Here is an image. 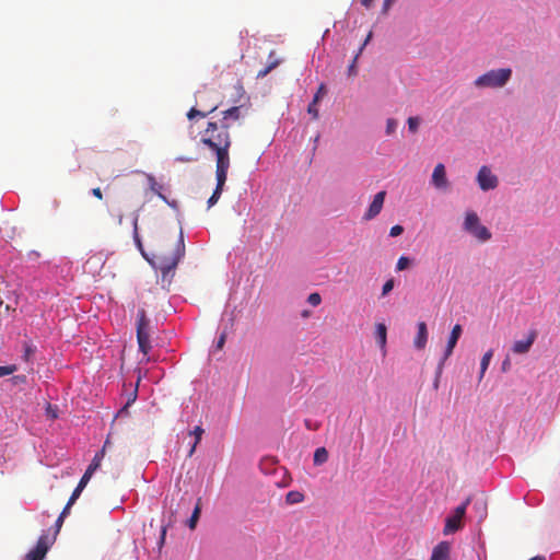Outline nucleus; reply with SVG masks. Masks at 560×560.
I'll return each mask as SVG.
<instances>
[{
    "instance_id": "nucleus-8",
    "label": "nucleus",
    "mask_w": 560,
    "mask_h": 560,
    "mask_svg": "<svg viewBox=\"0 0 560 560\" xmlns=\"http://www.w3.org/2000/svg\"><path fill=\"white\" fill-rule=\"evenodd\" d=\"M477 183L481 190L487 191L497 188L499 180L491 170L483 165L477 174Z\"/></svg>"
},
{
    "instance_id": "nucleus-7",
    "label": "nucleus",
    "mask_w": 560,
    "mask_h": 560,
    "mask_svg": "<svg viewBox=\"0 0 560 560\" xmlns=\"http://www.w3.org/2000/svg\"><path fill=\"white\" fill-rule=\"evenodd\" d=\"M203 92H198V100L196 102V106L191 107L187 113V118L192 120L196 117L206 118L209 114L213 113L218 107V103H207V101L202 100Z\"/></svg>"
},
{
    "instance_id": "nucleus-18",
    "label": "nucleus",
    "mask_w": 560,
    "mask_h": 560,
    "mask_svg": "<svg viewBox=\"0 0 560 560\" xmlns=\"http://www.w3.org/2000/svg\"><path fill=\"white\" fill-rule=\"evenodd\" d=\"M108 444H109V441H108V440H106V441H105V443H104V445H103V448H102L100 452H97V453L95 454V456L93 457V459H92L91 464L89 465V467H90V468H92V469H94V470H96V469H98V468H100L101 463H102V459L104 458L105 451H106V448H107Z\"/></svg>"
},
{
    "instance_id": "nucleus-23",
    "label": "nucleus",
    "mask_w": 560,
    "mask_h": 560,
    "mask_svg": "<svg viewBox=\"0 0 560 560\" xmlns=\"http://www.w3.org/2000/svg\"><path fill=\"white\" fill-rule=\"evenodd\" d=\"M201 513V499H198L197 504L192 511L190 518L188 520V527L195 529L197 522Z\"/></svg>"
},
{
    "instance_id": "nucleus-20",
    "label": "nucleus",
    "mask_w": 560,
    "mask_h": 560,
    "mask_svg": "<svg viewBox=\"0 0 560 560\" xmlns=\"http://www.w3.org/2000/svg\"><path fill=\"white\" fill-rule=\"evenodd\" d=\"M493 357V350L489 349L481 358L479 380L481 381Z\"/></svg>"
},
{
    "instance_id": "nucleus-2",
    "label": "nucleus",
    "mask_w": 560,
    "mask_h": 560,
    "mask_svg": "<svg viewBox=\"0 0 560 560\" xmlns=\"http://www.w3.org/2000/svg\"><path fill=\"white\" fill-rule=\"evenodd\" d=\"M185 254V244L183 240V234L180 233L178 240L175 243L167 247L160 248L156 253L153 254L152 259H148V261L158 270L161 271L162 277L165 278L168 272L174 270L179 260L183 258Z\"/></svg>"
},
{
    "instance_id": "nucleus-21",
    "label": "nucleus",
    "mask_w": 560,
    "mask_h": 560,
    "mask_svg": "<svg viewBox=\"0 0 560 560\" xmlns=\"http://www.w3.org/2000/svg\"><path fill=\"white\" fill-rule=\"evenodd\" d=\"M203 432L205 431H203V429L200 425L195 427V429L192 431H190L189 434L195 436V442H194L192 446L190 447V450L188 452V456L189 457L192 456V454L195 453L197 445L201 441Z\"/></svg>"
},
{
    "instance_id": "nucleus-41",
    "label": "nucleus",
    "mask_w": 560,
    "mask_h": 560,
    "mask_svg": "<svg viewBox=\"0 0 560 560\" xmlns=\"http://www.w3.org/2000/svg\"><path fill=\"white\" fill-rule=\"evenodd\" d=\"M304 424H305V427H306L308 430H317V429L319 428V423L314 422V421H312V420H310V419H306V420L304 421Z\"/></svg>"
},
{
    "instance_id": "nucleus-5",
    "label": "nucleus",
    "mask_w": 560,
    "mask_h": 560,
    "mask_svg": "<svg viewBox=\"0 0 560 560\" xmlns=\"http://www.w3.org/2000/svg\"><path fill=\"white\" fill-rule=\"evenodd\" d=\"M463 229L482 243L489 241L492 236L488 228L480 224V219L474 211L466 212Z\"/></svg>"
},
{
    "instance_id": "nucleus-45",
    "label": "nucleus",
    "mask_w": 560,
    "mask_h": 560,
    "mask_svg": "<svg viewBox=\"0 0 560 560\" xmlns=\"http://www.w3.org/2000/svg\"><path fill=\"white\" fill-rule=\"evenodd\" d=\"M394 1L395 0H384V2H383V13H387V11L389 10V8L394 3Z\"/></svg>"
},
{
    "instance_id": "nucleus-54",
    "label": "nucleus",
    "mask_w": 560,
    "mask_h": 560,
    "mask_svg": "<svg viewBox=\"0 0 560 560\" xmlns=\"http://www.w3.org/2000/svg\"><path fill=\"white\" fill-rule=\"evenodd\" d=\"M2 303V301H0V304Z\"/></svg>"
},
{
    "instance_id": "nucleus-28",
    "label": "nucleus",
    "mask_w": 560,
    "mask_h": 560,
    "mask_svg": "<svg viewBox=\"0 0 560 560\" xmlns=\"http://www.w3.org/2000/svg\"><path fill=\"white\" fill-rule=\"evenodd\" d=\"M410 259L406 256H400L396 264V270L402 271L407 269L410 265Z\"/></svg>"
},
{
    "instance_id": "nucleus-9",
    "label": "nucleus",
    "mask_w": 560,
    "mask_h": 560,
    "mask_svg": "<svg viewBox=\"0 0 560 560\" xmlns=\"http://www.w3.org/2000/svg\"><path fill=\"white\" fill-rule=\"evenodd\" d=\"M228 171L229 168H215L217 186L208 199V208L213 207L219 201L228 178Z\"/></svg>"
},
{
    "instance_id": "nucleus-53",
    "label": "nucleus",
    "mask_w": 560,
    "mask_h": 560,
    "mask_svg": "<svg viewBox=\"0 0 560 560\" xmlns=\"http://www.w3.org/2000/svg\"><path fill=\"white\" fill-rule=\"evenodd\" d=\"M529 560H546V558L544 556H535V557L530 558Z\"/></svg>"
},
{
    "instance_id": "nucleus-11",
    "label": "nucleus",
    "mask_w": 560,
    "mask_h": 560,
    "mask_svg": "<svg viewBox=\"0 0 560 560\" xmlns=\"http://www.w3.org/2000/svg\"><path fill=\"white\" fill-rule=\"evenodd\" d=\"M431 183L439 190H446L448 188V180L446 177V170L444 164L439 163L435 165L432 173Z\"/></svg>"
},
{
    "instance_id": "nucleus-10",
    "label": "nucleus",
    "mask_w": 560,
    "mask_h": 560,
    "mask_svg": "<svg viewBox=\"0 0 560 560\" xmlns=\"http://www.w3.org/2000/svg\"><path fill=\"white\" fill-rule=\"evenodd\" d=\"M385 197H386V191L385 190L378 191L374 196L373 201L371 202V205L369 206L366 212L363 215V220L364 221H370V220L374 219L375 217H377L381 213V211L383 209Z\"/></svg>"
},
{
    "instance_id": "nucleus-37",
    "label": "nucleus",
    "mask_w": 560,
    "mask_h": 560,
    "mask_svg": "<svg viewBox=\"0 0 560 560\" xmlns=\"http://www.w3.org/2000/svg\"><path fill=\"white\" fill-rule=\"evenodd\" d=\"M359 55H360V54L358 52V54L354 56V58H353V60H352L351 65H350V66H349V68H348V72H349V74H350V75H355V74H357V65H355V63H357V60H358V58H359Z\"/></svg>"
},
{
    "instance_id": "nucleus-35",
    "label": "nucleus",
    "mask_w": 560,
    "mask_h": 560,
    "mask_svg": "<svg viewBox=\"0 0 560 560\" xmlns=\"http://www.w3.org/2000/svg\"><path fill=\"white\" fill-rule=\"evenodd\" d=\"M394 279L387 280L382 288V295H387L394 288Z\"/></svg>"
},
{
    "instance_id": "nucleus-25",
    "label": "nucleus",
    "mask_w": 560,
    "mask_h": 560,
    "mask_svg": "<svg viewBox=\"0 0 560 560\" xmlns=\"http://www.w3.org/2000/svg\"><path fill=\"white\" fill-rule=\"evenodd\" d=\"M147 329H149V319L147 318L145 311L140 310L138 311L137 331Z\"/></svg>"
},
{
    "instance_id": "nucleus-50",
    "label": "nucleus",
    "mask_w": 560,
    "mask_h": 560,
    "mask_svg": "<svg viewBox=\"0 0 560 560\" xmlns=\"http://www.w3.org/2000/svg\"><path fill=\"white\" fill-rule=\"evenodd\" d=\"M373 2L374 0H361L362 5L365 7L366 9H370Z\"/></svg>"
},
{
    "instance_id": "nucleus-13",
    "label": "nucleus",
    "mask_w": 560,
    "mask_h": 560,
    "mask_svg": "<svg viewBox=\"0 0 560 560\" xmlns=\"http://www.w3.org/2000/svg\"><path fill=\"white\" fill-rule=\"evenodd\" d=\"M462 326L459 324H456L452 331H451V335L448 337V340H447V345H446V348H445V352H444V358L441 362V364L444 363L445 360H447V358L453 353V350L462 335Z\"/></svg>"
},
{
    "instance_id": "nucleus-4",
    "label": "nucleus",
    "mask_w": 560,
    "mask_h": 560,
    "mask_svg": "<svg viewBox=\"0 0 560 560\" xmlns=\"http://www.w3.org/2000/svg\"><path fill=\"white\" fill-rule=\"evenodd\" d=\"M63 521H65V518L62 516H58V518L56 520V523H55L54 536L50 538L48 535L43 534L38 538L35 548L26 553L25 560H43L45 558L49 547L56 540V537H57L58 533L60 532Z\"/></svg>"
},
{
    "instance_id": "nucleus-16",
    "label": "nucleus",
    "mask_w": 560,
    "mask_h": 560,
    "mask_svg": "<svg viewBox=\"0 0 560 560\" xmlns=\"http://www.w3.org/2000/svg\"><path fill=\"white\" fill-rule=\"evenodd\" d=\"M281 63V59L276 56V51L271 50L268 56L267 65L264 69L257 72V79L265 78L269 72L276 69Z\"/></svg>"
},
{
    "instance_id": "nucleus-29",
    "label": "nucleus",
    "mask_w": 560,
    "mask_h": 560,
    "mask_svg": "<svg viewBox=\"0 0 560 560\" xmlns=\"http://www.w3.org/2000/svg\"><path fill=\"white\" fill-rule=\"evenodd\" d=\"M133 240L137 244V247L142 252V243H141L140 235L138 233V219L137 218L133 221Z\"/></svg>"
},
{
    "instance_id": "nucleus-12",
    "label": "nucleus",
    "mask_w": 560,
    "mask_h": 560,
    "mask_svg": "<svg viewBox=\"0 0 560 560\" xmlns=\"http://www.w3.org/2000/svg\"><path fill=\"white\" fill-rule=\"evenodd\" d=\"M536 337H537V332L536 330H530L527 335V338L524 339V340H517L513 343L512 346V351L515 353V354H525L527 353L533 343L535 342L536 340Z\"/></svg>"
},
{
    "instance_id": "nucleus-1",
    "label": "nucleus",
    "mask_w": 560,
    "mask_h": 560,
    "mask_svg": "<svg viewBox=\"0 0 560 560\" xmlns=\"http://www.w3.org/2000/svg\"><path fill=\"white\" fill-rule=\"evenodd\" d=\"M229 130L228 122L209 120L206 128L199 131L200 143L215 155V168H230L232 139Z\"/></svg>"
},
{
    "instance_id": "nucleus-51",
    "label": "nucleus",
    "mask_w": 560,
    "mask_h": 560,
    "mask_svg": "<svg viewBox=\"0 0 560 560\" xmlns=\"http://www.w3.org/2000/svg\"><path fill=\"white\" fill-rule=\"evenodd\" d=\"M94 469L88 467L85 472L83 474L84 476H88L90 479L92 478L93 474H94Z\"/></svg>"
},
{
    "instance_id": "nucleus-43",
    "label": "nucleus",
    "mask_w": 560,
    "mask_h": 560,
    "mask_svg": "<svg viewBox=\"0 0 560 560\" xmlns=\"http://www.w3.org/2000/svg\"><path fill=\"white\" fill-rule=\"evenodd\" d=\"M89 481H90V478L88 476L83 475L82 478L80 479L78 486L80 487V489H84Z\"/></svg>"
},
{
    "instance_id": "nucleus-31",
    "label": "nucleus",
    "mask_w": 560,
    "mask_h": 560,
    "mask_svg": "<svg viewBox=\"0 0 560 560\" xmlns=\"http://www.w3.org/2000/svg\"><path fill=\"white\" fill-rule=\"evenodd\" d=\"M408 128L411 132H417L420 119L418 117H409L408 118Z\"/></svg>"
},
{
    "instance_id": "nucleus-19",
    "label": "nucleus",
    "mask_w": 560,
    "mask_h": 560,
    "mask_svg": "<svg viewBox=\"0 0 560 560\" xmlns=\"http://www.w3.org/2000/svg\"><path fill=\"white\" fill-rule=\"evenodd\" d=\"M241 117V106H233L222 112V119L226 122L228 119L238 120Z\"/></svg>"
},
{
    "instance_id": "nucleus-30",
    "label": "nucleus",
    "mask_w": 560,
    "mask_h": 560,
    "mask_svg": "<svg viewBox=\"0 0 560 560\" xmlns=\"http://www.w3.org/2000/svg\"><path fill=\"white\" fill-rule=\"evenodd\" d=\"M317 103L318 102H314L312 101L307 107V112L310 115H312L313 119H318L319 117V113H318V108H317Z\"/></svg>"
},
{
    "instance_id": "nucleus-46",
    "label": "nucleus",
    "mask_w": 560,
    "mask_h": 560,
    "mask_svg": "<svg viewBox=\"0 0 560 560\" xmlns=\"http://www.w3.org/2000/svg\"><path fill=\"white\" fill-rule=\"evenodd\" d=\"M372 35H373V34H372V32H370V33L368 34V36H366L365 40L363 42V44H362V45H361V47L359 48V51H358L359 54H361V52L363 51V49H364V47L366 46V44L371 40Z\"/></svg>"
},
{
    "instance_id": "nucleus-39",
    "label": "nucleus",
    "mask_w": 560,
    "mask_h": 560,
    "mask_svg": "<svg viewBox=\"0 0 560 560\" xmlns=\"http://www.w3.org/2000/svg\"><path fill=\"white\" fill-rule=\"evenodd\" d=\"M82 491H83V489H80L79 486L75 487L70 499L68 500L70 502V504H73L77 501V499L80 497Z\"/></svg>"
},
{
    "instance_id": "nucleus-6",
    "label": "nucleus",
    "mask_w": 560,
    "mask_h": 560,
    "mask_svg": "<svg viewBox=\"0 0 560 560\" xmlns=\"http://www.w3.org/2000/svg\"><path fill=\"white\" fill-rule=\"evenodd\" d=\"M470 502V498H467L465 502L458 505L452 515L447 516L445 520V526L443 528L444 535H450L457 532L462 528V520L466 514V509Z\"/></svg>"
},
{
    "instance_id": "nucleus-34",
    "label": "nucleus",
    "mask_w": 560,
    "mask_h": 560,
    "mask_svg": "<svg viewBox=\"0 0 560 560\" xmlns=\"http://www.w3.org/2000/svg\"><path fill=\"white\" fill-rule=\"evenodd\" d=\"M397 128V121L394 118H388L386 121V132L392 135Z\"/></svg>"
},
{
    "instance_id": "nucleus-49",
    "label": "nucleus",
    "mask_w": 560,
    "mask_h": 560,
    "mask_svg": "<svg viewBox=\"0 0 560 560\" xmlns=\"http://www.w3.org/2000/svg\"><path fill=\"white\" fill-rule=\"evenodd\" d=\"M510 365H511L510 359H509V358H506V359L502 362V371H503V372H506V371L510 369Z\"/></svg>"
},
{
    "instance_id": "nucleus-17",
    "label": "nucleus",
    "mask_w": 560,
    "mask_h": 560,
    "mask_svg": "<svg viewBox=\"0 0 560 560\" xmlns=\"http://www.w3.org/2000/svg\"><path fill=\"white\" fill-rule=\"evenodd\" d=\"M139 349L143 354H148L151 349L149 329L137 331Z\"/></svg>"
},
{
    "instance_id": "nucleus-14",
    "label": "nucleus",
    "mask_w": 560,
    "mask_h": 560,
    "mask_svg": "<svg viewBox=\"0 0 560 560\" xmlns=\"http://www.w3.org/2000/svg\"><path fill=\"white\" fill-rule=\"evenodd\" d=\"M450 555V544L447 541H441L433 548L430 560H451Z\"/></svg>"
},
{
    "instance_id": "nucleus-3",
    "label": "nucleus",
    "mask_w": 560,
    "mask_h": 560,
    "mask_svg": "<svg viewBox=\"0 0 560 560\" xmlns=\"http://www.w3.org/2000/svg\"><path fill=\"white\" fill-rule=\"evenodd\" d=\"M512 70L510 68H501L490 70L474 81V85L479 89L491 88L498 89L504 86L511 79Z\"/></svg>"
},
{
    "instance_id": "nucleus-26",
    "label": "nucleus",
    "mask_w": 560,
    "mask_h": 560,
    "mask_svg": "<svg viewBox=\"0 0 560 560\" xmlns=\"http://www.w3.org/2000/svg\"><path fill=\"white\" fill-rule=\"evenodd\" d=\"M304 500V494L300 491H290L285 495V501L289 504L301 503Z\"/></svg>"
},
{
    "instance_id": "nucleus-48",
    "label": "nucleus",
    "mask_w": 560,
    "mask_h": 560,
    "mask_svg": "<svg viewBox=\"0 0 560 560\" xmlns=\"http://www.w3.org/2000/svg\"><path fill=\"white\" fill-rule=\"evenodd\" d=\"M71 505L72 504H70V502L68 501L59 516H62L65 518L69 514Z\"/></svg>"
},
{
    "instance_id": "nucleus-42",
    "label": "nucleus",
    "mask_w": 560,
    "mask_h": 560,
    "mask_svg": "<svg viewBox=\"0 0 560 560\" xmlns=\"http://www.w3.org/2000/svg\"><path fill=\"white\" fill-rule=\"evenodd\" d=\"M475 506L478 508V511L481 512V517L486 514V503L483 501H479L475 503Z\"/></svg>"
},
{
    "instance_id": "nucleus-36",
    "label": "nucleus",
    "mask_w": 560,
    "mask_h": 560,
    "mask_svg": "<svg viewBox=\"0 0 560 560\" xmlns=\"http://www.w3.org/2000/svg\"><path fill=\"white\" fill-rule=\"evenodd\" d=\"M402 232H404V228L399 224H396L390 228L389 235L392 237H396V236H399L400 234H402Z\"/></svg>"
},
{
    "instance_id": "nucleus-33",
    "label": "nucleus",
    "mask_w": 560,
    "mask_h": 560,
    "mask_svg": "<svg viewBox=\"0 0 560 560\" xmlns=\"http://www.w3.org/2000/svg\"><path fill=\"white\" fill-rule=\"evenodd\" d=\"M15 371H16L15 365L0 366V377L10 375V374L14 373Z\"/></svg>"
},
{
    "instance_id": "nucleus-47",
    "label": "nucleus",
    "mask_w": 560,
    "mask_h": 560,
    "mask_svg": "<svg viewBox=\"0 0 560 560\" xmlns=\"http://www.w3.org/2000/svg\"><path fill=\"white\" fill-rule=\"evenodd\" d=\"M92 194L94 197H96L97 199L102 200L103 199V194H102V190L101 188L96 187V188H93L92 189Z\"/></svg>"
},
{
    "instance_id": "nucleus-52",
    "label": "nucleus",
    "mask_w": 560,
    "mask_h": 560,
    "mask_svg": "<svg viewBox=\"0 0 560 560\" xmlns=\"http://www.w3.org/2000/svg\"><path fill=\"white\" fill-rule=\"evenodd\" d=\"M177 160L180 162H192L194 161L192 158H178Z\"/></svg>"
},
{
    "instance_id": "nucleus-38",
    "label": "nucleus",
    "mask_w": 560,
    "mask_h": 560,
    "mask_svg": "<svg viewBox=\"0 0 560 560\" xmlns=\"http://www.w3.org/2000/svg\"><path fill=\"white\" fill-rule=\"evenodd\" d=\"M326 94V89H325V85L324 84H320L316 94L314 95V98L313 101L314 102H319V100Z\"/></svg>"
},
{
    "instance_id": "nucleus-15",
    "label": "nucleus",
    "mask_w": 560,
    "mask_h": 560,
    "mask_svg": "<svg viewBox=\"0 0 560 560\" xmlns=\"http://www.w3.org/2000/svg\"><path fill=\"white\" fill-rule=\"evenodd\" d=\"M418 331L415 337L413 345L417 349L422 350L427 346L428 341V329L427 324L424 322H419L417 325Z\"/></svg>"
},
{
    "instance_id": "nucleus-22",
    "label": "nucleus",
    "mask_w": 560,
    "mask_h": 560,
    "mask_svg": "<svg viewBox=\"0 0 560 560\" xmlns=\"http://www.w3.org/2000/svg\"><path fill=\"white\" fill-rule=\"evenodd\" d=\"M314 465H323L328 460V452L325 447H318L314 452Z\"/></svg>"
},
{
    "instance_id": "nucleus-27",
    "label": "nucleus",
    "mask_w": 560,
    "mask_h": 560,
    "mask_svg": "<svg viewBox=\"0 0 560 560\" xmlns=\"http://www.w3.org/2000/svg\"><path fill=\"white\" fill-rule=\"evenodd\" d=\"M148 180L150 183V189L155 192L160 198L165 200V197L161 192V186L156 183L155 178L152 175H148Z\"/></svg>"
},
{
    "instance_id": "nucleus-40",
    "label": "nucleus",
    "mask_w": 560,
    "mask_h": 560,
    "mask_svg": "<svg viewBox=\"0 0 560 560\" xmlns=\"http://www.w3.org/2000/svg\"><path fill=\"white\" fill-rule=\"evenodd\" d=\"M226 340V332H222L217 341V349L222 350Z\"/></svg>"
},
{
    "instance_id": "nucleus-32",
    "label": "nucleus",
    "mask_w": 560,
    "mask_h": 560,
    "mask_svg": "<svg viewBox=\"0 0 560 560\" xmlns=\"http://www.w3.org/2000/svg\"><path fill=\"white\" fill-rule=\"evenodd\" d=\"M307 302L313 305V306H317L320 304L322 302V298L319 295V293L317 292H314V293H311L307 298Z\"/></svg>"
},
{
    "instance_id": "nucleus-24",
    "label": "nucleus",
    "mask_w": 560,
    "mask_h": 560,
    "mask_svg": "<svg viewBox=\"0 0 560 560\" xmlns=\"http://www.w3.org/2000/svg\"><path fill=\"white\" fill-rule=\"evenodd\" d=\"M386 335H387V328L384 324L380 323L376 325V338L381 346V348H384L386 345Z\"/></svg>"
},
{
    "instance_id": "nucleus-44",
    "label": "nucleus",
    "mask_w": 560,
    "mask_h": 560,
    "mask_svg": "<svg viewBox=\"0 0 560 560\" xmlns=\"http://www.w3.org/2000/svg\"><path fill=\"white\" fill-rule=\"evenodd\" d=\"M165 537H166V527H163L161 530V536H160V541H159L160 548L163 547V545L165 542Z\"/></svg>"
}]
</instances>
